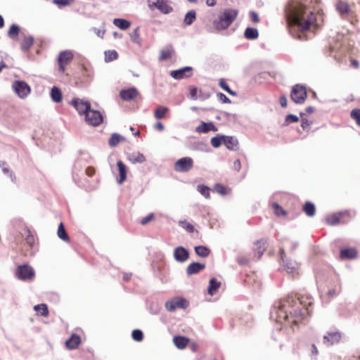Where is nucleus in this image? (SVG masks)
Instances as JSON below:
<instances>
[{"label":"nucleus","mask_w":360,"mask_h":360,"mask_svg":"<svg viewBox=\"0 0 360 360\" xmlns=\"http://www.w3.org/2000/svg\"><path fill=\"white\" fill-rule=\"evenodd\" d=\"M86 121L92 126H98L103 121V117L100 111L96 110H90L85 115Z\"/></svg>","instance_id":"9d476101"},{"label":"nucleus","mask_w":360,"mask_h":360,"mask_svg":"<svg viewBox=\"0 0 360 360\" xmlns=\"http://www.w3.org/2000/svg\"><path fill=\"white\" fill-rule=\"evenodd\" d=\"M179 225L189 233H193L195 231L194 226L191 223L187 222L186 220H180L179 221Z\"/></svg>","instance_id":"37998d69"},{"label":"nucleus","mask_w":360,"mask_h":360,"mask_svg":"<svg viewBox=\"0 0 360 360\" xmlns=\"http://www.w3.org/2000/svg\"><path fill=\"white\" fill-rule=\"evenodd\" d=\"M173 256L174 259L183 263L189 258V252L183 246H178L174 250Z\"/></svg>","instance_id":"ddd939ff"},{"label":"nucleus","mask_w":360,"mask_h":360,"mask_svg":"<svg viewBox=\"0 0 360 360\" xmlns=\"http://www.w3.org/2000/svg\"><path fill=\"white\" fill-rule=\"evenodd\" d=\"M195 254L200 257H207L210 254V250L205 245H198L195 247Z\"/></svg>","instance_id":"7c9ffc66"},{"label":"nucleus","mask_w":360,"mask_h":360,"mask_svg":"<svg viewBox=\"0 0 360 360\" xmlns=\"http://www.w3.org/2000/svg\"><path fill=\"white\" fill-rule=\"evenodd\" d=\"M299 121V117L293 114H288L285 119V124L288 125L291 123L297 122Z\"/></svg>","instance_id":"5fc2aeb1"},{"label":"nucleus","mask_w":360,"mask_h":360,"mask_svg":"<svg viewBox=\"0 0 360 360\" xmlns=\"http://www.w3.org/2000/svg\"><path fill=\"white\" fill-rule=\"evenodd\" d=\"M34 309L41 316L46 317L49 315V309L46 304H37L34 307Z\"/></svg>","instance_id":"4c0bfd02"},{"label":"nucleus","mask_w":360,"mask_h":360,"mask_svg":"<svg viewBox=\"0 0 360 360\" xmlns=\"http://www.w3.org/2000/svg\"><path fill=\"white\" fill-rule=\"evenodd\" d=\"M193 167V160L190 157H184L179 159L174 165V169L177 172H187Z\"/></svg>","instance_id":"6e6552de"},{"label":"nucleus","mask_w":360,"mask_h":360,"mask_svg":"<svg viewBox=\"0 0 360 360\" xmlns=\"http://www.w3.org/2000/svg\"><path fill=\"white\" fill-rule=\"evenodd\" d=\"M289 32L292 37L304 41L308 39L305 33L311 26H316V14L307 8L302 0H290L285 7Z\"/></svg>","instance_id":"f257e3e1"},{"label":"nucleus","mask_w":360,"mask_h":360,"mask_svg":"<svg viewBox=\"0 0 360 360\" xmlns=\"http://www.w3.org/2000/svg\"><path fill=\"white\" fill-rule=\"evenodd\" d=\"M205 268V264L200 262H192L186 268V274L188 276H191L199 273L200 271Z\"/></svg>","instance_id":"a211bd4d"},{"label":"nucleus","mask_w":360,"mask_h":360,"mask_svg":"<svg viewBox=\"0 0 360 360\" xmlns=\"http://www.w3.org/2000/svg\"><path fill=\"white\" fill-rule=\"evenodd\" d=\"M33 44L34 37L32 35H29L28 37L24 36V39H22L20 44L21 49L23 51H27L30 49Z\"/></svg>","instance_id":"c756f323"},{"label":"nucleus","mask_w":360,"mask_h":360,"mask_svg":"<svg viewBox=\"0 0 360 360\" xmlns=\"http://www.w3.org/2000/svg\"><path fill=\"white\" fill-rule=\"evenodd\" d=\"M81 342L80 337L73 333L71 336L65 341V346L69 349H75L78 347Z\"/></svg>","instance_id":"6ab92c4d"},{"label":"nucleus","mask_w":360,"mask_h":360,"mask_svg":"<svg viewBox=\"0 0 360 360\" xmlns=\"http://www.w3.org/2000/svg\"><path fill=\"white\" fill-rule=\"evenodd\" d=\"M73 0H53V2L58 5L59 7L66 6L70 5Z\"/></svg>","instance_id":"bf43d9fd"},{"label":"nucleus","mask_w":360,"mask_h":360,"mask_svg":"<svg viewBox=\"0 0 360 360\" xmlns=\"http://www.w3.org/2000/svg\"><path fill=\"white\" fill-rule=\"evenodd\" d=\"M189 302L184 297H176L166 302L165 307L169 311H174L176 309H186Z\"/></svg>","instance_id":"0eeeda50"},{"label":"nucleus","mask_w":360,"mask_h":360,"mask_svg":"<svg viewBox=\"0 0 360 360\" xmlns=\"http://www.w3.org/2000/svg\"><path fill=\"white\" fill-rule=\"evenodd\" d=\"M225 135L217 134L211 139L210 143L214 148H219L222 143L224 144Z\"/></svg>","instance_id":"a19ab883"},{"label":"nucleus","mask_w":360,"mask_h":360,"mask_svg":"<svg viewBox=\"0 0 360 360\" xmlns=\"http://www.w3.org/2000/svg\"><path fill=\"white\" fill-rule=\"evenodd\" d=\"M356 255L357 251L355 248H345L340 250V257L342 259H352Z\"/></svg>","instance_id":"aec40b11"},{"label":"nucleus","mask_w":360,"mask_h":360,"mask_svg":"<svg viewBox=\"0 0 360 360\" xmlns=\"http://www.w3.org/2000/svg\"><path fill=\"white\" fill-rule=\"evenodd\" d=\"M169 111V108L166 106L160 105L154 112V116L156 119L160 120L165 117V114Z\"/></svg>","instance_id":"e433bc0d"},{"label":"nucleus","mask_w":360,"mask_h":360,"mask_svg":"<svg viewBox=\"0 0 360 360\" xmlns=\"http://www.w3.org/2000/svg\"><path fill=\"white\" fill-rule=\"evenodd\" d=\"M57 234L58 238L62 240L65 242H68L70 240L69 236L67 231H65L64 225L62 222H60L58 226Z\"/></svg>","instance_id":"72a5a7b5"},{"label":"nucleus","mask_w":360,"mask_h":360,"mask_svg":"<svg viewBox=\"0 0 360 360\" xmlns=\"http://www.w3.org/2000/svg\"><path fill=\"white\" fill-rule=\"evenodd\" d=\"M131 337L135 341L140 342L143 339V333L141 330L135 329L131 333Z\"/></svg>","instance_id":"8fccbe9b"},{"label":"nucleus","mask_w":360,"mask_h":360,"mask_svg":"<svg viewBox=\"0 0 360 360\" xmlns=\"http://www.w3.org/2000/svg\"><path fill=\"white\" fill-rule=\"evenodd\" d=\"M220 285L221 282L218 281L216 278H212L209 281V286L207 288L208 294L213 295Z\"/></svg>","instance_id":"a878e982"},{"label":"nucleus","mask_w":360,"mask_h":360,"mask_svg":"<svg viewBox=\"0 0 360 360\" xmlns=\"http://www.w3.org/2000/svg\"><path fill=\"white\" fill-rule=\"evenodd\" d=\"M118 57V53L115 50H108L105 51V60L106 62H110L115 59H117Z\"/></svg>","instance_id":"a18cd8bd"},{"label":"nucleus","mask_w":360,"mask_h":360,"mask_svg":"<svg viewBox=\"0 0 360 360\" xmlns=\"http://www.w3.org/2000/svg\"><path fill=\"white\" fill-rule=\"evenodd\" d=\"M244 37L248 40H255L259 37V32L257 28L248 27L244 32Z\"/></svg>","instance_id":"b1692460"},{"label":"nucleus","mask_w":360,"mask_h":360,"mask_svg":"<svg viewBox=\"0 0 360 360\" xmlns=\"http://www.w3.org/2000/svg\"><path fill=\"white\" fill-rule=\"evenodd\" d=\"M272 207L274 209V212L276 215H285L286 212L279 205L277 202H273Z\"/></svg>","instance_id":"864d4df0"},{"label":"nucleus","mask_w":360,"mask_h":360,"mask_svg":"<svg viewBox=\"0 0 360 360\" xmlns=\"http://www.w3.org/2000/svg\"><path fill=\"white\" fill-rule=\"evenodd\" d=\"M290 96L295 103H303L307 97V92L305 86L301 84H295L292 88Z\"/></svg>","instance_id":"39448f33"},{"label":"nucleus","mask_w":360,"mask_h":360,"mask_svg":"<svg viewBox=\"0 0 360 360\" xmlns=\"http://www.w3.org/2000/svg\"><path fill=\"white\" fill-rule=\"evenodd\" d=\"M139 30V28L138 27L135 28L130 34V38L134 43L140 44Z\"/></svg>","instance_id":"603ef678"},{"label":"nucleus","mask_w":360,"mask_h":360,"mask_svg":"<svg viewBox=\"0 0 360 360\" xmlns=\"http://www.w3.org/2000/svg\"><path fill=\"white\" fill-rule=\"evenodd\" d=\"M0 167H1L2 169V172L5 174H8L11 181H15V176L13 175V174L10 172V169L8 167H6V163L5 162H3V161H0Z\"/></svg>","instance_id":"09e8293b"},{"label":"nucleus","mask_w":360,"mask_h":360,"mask_svg":"<svg viewBox=\"0 0 360 360\" xmlns=\"http://www.w3.org/2000/svg\"><path fill=\"white\" fill-rule=\"evenodd\" d=\"M214 191L222 195H224L226 193V188L224 185L220 184H215Z\"/></svg>","instance_id":"4d7b16f0"},{"label":"nucleus","mask_w":360,"mask_h":360,"mask_svg":"<svg viewBox=\"0 0 360 360\" xmlns=\"http://www.w3.org/2000/svg\"><path fill=\"white\" fill-rule=\"evenodd\" d=\"M16 277L22 281H32L35 276L34 269L27 264L19 265L15 271Z\"/></svg>","instance_id":"20e7f679"},{"label":"nucleus","mask_w":360,"mask_h":360,"mask_svg":"<svg viewBox=\"0 0 360 360\" xmlns=\"http://www.w3.org/2000/svg\"><path fill=\"white\" fill-rule=\"evenodd\" d=\"M303 211L309 217H313L315 214L316 207L311 202H306L303 206Z\"/></svg>","instance_id":"f704fd0d"},{"label":"nucleus","mask_w":360,"mask_h":360,"mask_svg":"<svg viewBox=\"0 0 360 360\" xmlns=\"http://www.w3.org/2000/svg\"><path fill=\"white\" fill-rule=\"evenodd\" d=\"M283 266L288 274L294 273L298 268V264L294 260H285Z\"/></svg>","instance_id":"c85d7f7f"},{"label":"nucleus","mask_w":360,"mask_h":360,"mask_svg":"<svg viewBox=\"0 0 360 360\" xmlns=\"http://www.w3.org/2000/svg\"><path fill=\"white\" fill-rule=\"evenodd\" d=\"M73 58V54L71 51H61L58 56V62H63V63L67 64Z\"/></svg>","instance_id":"2f4dec72"},{"label":"nucleus","mask_w":360,"mask_h":360,"mask_svg":"<svg viewBox=\"0 0 360 360\" xmlns=\"http://www.w3.org/2000/svg\"><path fill=\"white\" fill-rule=\"evenodd\" d=\"M154 217V214L153 213H150L148 215H147L146 217H143L141 221V224L142 225H146L147 224L149 221H150L152 220V219Z\"/></svg>","instance_id":"0e129e2a"},{"label":"nucleus","mask_w":360,"mask_h":360,"mask_svg":"<svg viewBox=\"0 0 360 360\" xmlns=\"http://www.w3.org/2000/svg\"><path fill=\"white\" fill-rule=\"evenodd\" d=\"M172 56V51L170 50H161L159 56V60H165L170 58Z\"/></svg>","instance_id":"6e6d98bb"},{"label":"nucleus","mask_w":360,"mask_h":360,"mask_svg":"<svg viewBox=\"0 0 360 360\" xmlns=\"http://www.w3.org/2000/svg\"><path fill=\"white\" fill-rule=\"evenodd\" d=\"M196 19V12L194 10H191L188 11L184 20V23L186 25H191L193 23V22Z\"/></svg>","instance_id":"c9c22d12"},{"label":"nucleus","mask_w":360,"mask_h":360,"mask_svg":"<svg viewBox=\"0 0 360 360\" xmlns=\"http://www.w3.org/2000/svg\"><path fill=\"white\" fill-rule=\"evenodd\" d=\"M113 24L122 30H126L131 25L130 21L124 18H115L113 20Z\"/></svg>","instance_id":"cd10ccee"},{"label":"nucleus","mask_w":360,"mask_h":360,"mask_svg":"<svg viewBox=\"0 0 360 360\" xmlns=\"http://www.w3.org/2000/svg\"><path fill=\"white\" fill-rule=\"evenodd\" d=\"M311 304V302L307 305L299 297L289 295L274 303L270 318L281 324H297L305 319L307 314H309Z\"/></svg>","instance_id":"f03ea898"},{"label":"nucleus","mask_w":360,"mask_h":360,"mask_svg":"<svg viewBox=\"0 0 360 360\" xmlns=\"http://www.w3.org/2000/svg\"><path fill=\"white\" fill-rule=\"evenodd\" d=\"M351 117L354 119L356 124L360 126V109L355 108L351 111Z\"/></svg>","instance_id":"3c124183"},{"label":"nucleus","mask_w":360,"mask_h":360,"mask_svg":"<svg viewBox=\"0 0 360 360\" xmlns=\"http://www.w3.org/2000/svg\"><path fill=\"white\" fill-rule=\"evenodd\" d=\"M336 9L341 15L348 14L349 11V6L347 3L344 1H339L336 4Z\"/></svg>","instance_id":"473e14b6"},{"label":"nucleus","mask_w":360,"mask_h":360,"mask_svg":"<svg viewBox=\"0 0 360 360\" xmlns=\"http://www.w3.org/2000/svg\"><path fill=\"white\" fill-rule=\"evenodd\" d=\"M138 91L135 87H130L126 89H122L120 91V98L125 101H129L134 98H135L138 96Z\"/></svg>","instance_id":"4468645a"},{"label":"nucleus","mask_w":360,"mask_h":360,"mask_svg":"<svg viewBox=\"0 0 360 360\" xmlns=\"http://www.w3.org/2000/svg\"><path fill=\"white\" fill-rule=\"evenodd\" d=\"M117 166L119 171V179H117L118 184L123 183L127 179V167L121 160L117 162Z\"/></svg>","instance_id":"4be33fe9"},{"label":"nucleus","mask_w":360,"mask_h":360,"mask_svg":"<svg viewBox=\"0 0 360 360\" xmlns=\"http://www.w3.org/2000/svg\"><path fill=\"white\" fill-rule=\"evenodd\" d=\"M217 97L222 103H230L231 100L223 93L219 92L217 94Z\"/></svg>","instance_id":"13d9d810"},{"label":"nucleus","mask_w":360,"mask_h":360,"mask_svg":"<svg viewBox=\"0 0 360 360\" xmlns=\"http://www.w3.org/2000/svg\"><path fill=\"white\" fill-rule=\"evenodd\" d=\"M153 5L164 14H169L173 11V8L167 4L166 0H157Z\"/></svg>","instance_id":"dca6fc26"},{"label":"nucleus","mask_w":360,"mask_h":360,"mask_svg":"<svg viewBox=\"0 0 360 360\" xmlns=\"http://www.w3.org/2000/svg\"><path fill=\"white\" fill-rule=\"evenodd\" d=\"M266 240L264 239L258 240L255 244L254 250L258 255V258H260L266 250L265 247Z\"/></svg>","instance_id":"bb28decb"},{"label":"nucleus","mask_w":360,"mask_h":360,"mask_svg":"<svg viewBox=\"0 0 360 360\" xmlns=\"http://www.w3.org/2000/svg\"><path fill=\"white\" fill-rule=\"evenodd\" d=\"M304 115V114L303 112H300V117H302V124H301V126H302V129L304 130H305V129H308L309 127L310 123H309V120L307 119L302 117Z\"/></svg>","instance_id":"052dcab7"},{"label":"nucleus","mask_w":360,"mask_h":360,"mask_svg":"<svg viewBox=\"0 0 360 360\" xmlns=\"http://www.w3.org/2000/svg\"><path fill=\"white\" fill-rule=\"evenodd\" d=\"M198 191L203 195L205 198H210V189L208 186L200 184L198 186L197 188Z\"/></svg>","instance_id":"c03bdc74"},{"label":"nucleus","mask_w":360,"mask_h":360,"mask_svg":"<svg viewBox=\"0 0 360 360\" xmlns=\"http://www.w3.org/2000/svg\"><path fill=\"white\" fill-rule=\"evenodd\" d=\"M71 104L75 108L79 114L84 115L90 110L91 104L89 101H84L79 98H74Z\"/></svg>","instance_id":"f8f14e48"},{"label":"nucleus","mask_w":360,"mask_h":360,"mask_svg":"<svg viewBox=\"0 0 360 360\" xmlns=\"http://www.w3.org/2000/svg\"><path fill=\"white\" fill-rule=\"evenodd\" d=\"M193 150L205 153L210 151V148H209L208 145L202 141H198L195 143L193 147Z\"/></svg>","instance_id":"ea45409f"},{"label":"nucleus","mask_w":360,"mask_h":360,"mask_svg":"<svg viewBox=\"0 0 360 360\" xmlns=\"http://www.w3.org/2000/svg\"><path fill=\"white\" fill-rule=\"evenodd\" d=\"M193 75V68L191 66H185L178 70H172L170 72V75L174 79H182L184 78H188Z\"/></svg>","instance_id":"9b49d317"},{"label":"nucleus","mask_w":360,"mask_h":360,"mask_svg":"<svg viewBox=\"0 0 360 360\" xmlns=\"http://www.w3.org/2000/svg\"><path fill=\"white\" fill-rule=\"evenodd\" d=\"M233 168L238 172L240 171L241 168V164L239 159H237L233 162Z\"/></svg>","instance_id":"774afa93"},{"label":"nucleus","mask_w":360,"mask_h":360,"mask_svg":"<svg viewBox=\"0 0 360 360\" xmlns=\"http://www.w3.org/2000/svg\"><path fill=\"white\" fill-rule=\"evenodd\" d=\"M279 102L283 108H285L288 104V99L285 96H281L279 98Z\"/></svg>","instance_id":"69168bd1"},{"label":"nucleus","mask_w":360,"mask_h":360,"mask_svg":"<svg viewBox=\"0 0 360 360\" xmlns=\"http://www.w3.org/2000/svg\"><path fill=\"white\" fill-rule=\"evenodd\" d=\"M342 338V333L335 330H328L323 337V344L326 347L338 343Z\"/></svg>","instance_id":"1a4fd4ad"},{"label":"nucleus","mask_w":360,"mask_h":360,"mask_svg":"<svg viewBox=\"0 0 360 360\" xmlns=\"http://www.w3.org/2000/svg\"><path fill=\"white\" fill-rule=\"evenodd\" d=\"M250 16L251 20L254 23H258L259 22V15L256 12H255L253 11H250Z\"/></svg>","instance_id":"e2e57ef3"},{"label":"nucleus","mask_w":360,"mask_h":360,"mask_svg":"<svg viewBox=\"0 0 360 360\" xmlns=\"http://www.w3.org/2000/svg\"><path fill=\"white\" fill-rule=\"evenodd\" d=\"M128 160L132 163V164H141L143 163L146 159L144 155L140 152H134L132 153H130L128 155Z\"/></svg>","instance_id":"5701e85b"},{"label":"nucleus","mask_w":360,"mask_h":360,"mask_svg":"<svg viewBox=\"0 0 360 360\" xmlns=\"http://www.w3.org/2000/svg\"><path fill=\"white\" fill-rule=\"evenodd\" d=\"M12 89L20 98H25L31 91L30 86L22 80H15L12 84Z\"/></svg>","instance_id":"423d86ee"},{"label":"nucleus","mask_w":360,"mask_h":360,"mask_svg":"<svg viewBox=\"0 0 360 360\" xmlns=\"http://www.w3.org/2000/svg\"><path fill=\"white\" fill-rule=\"evenodd\" d=\"M50 95L52 101L55 103H60L63 99V95L60 89L56 86L51 88Z\"/></svg>","instance_id":"393cba45"},{"label":"nucleus","mask_w":360,"mask_h":360,"mask_svg":"<svg viewBox=\"0 0 360 360\" xmlns=\"http://www.w3.org/2000/svg\"><path fill=\"white\" fill-rule=\"evenodd\" d=\"M20 28L16 24H12L8 31V36L11 39H15L20 33Z\"/></svg>","instance_id":"79ce46f5"},{"label":"nucleus","mask_w":360,"mask_h":360,"mask_svg":"<svg viewBox=\"0 0 360 360\" xmlns=\"http://www.w3.org/2000/svg\"><path fill=\"white\" fill-rule=\"evenodd\" d=\"M219 86L226 91L228 94L232 96H236L237 94L236 91L231 90L229 85L227 84L226 80L224 79H221L219 82Z\"/></svg>","instance_id":"49530a36"},{"label":"nucleus","mask_w":360,"mask_h":360,"mask_svg":"<svg viewBox=\"0 0 360 360\" xmlns=\"http://www.w3.org/2000/svg\"><path fill=\"white\" fill-rule=\"evenodd\" d=\"M238 14V11L233 8L225 9L218 17L214 20L213 25L217 30H224L227 29L232 22L236 20Z\"/></svg>","instance_id":"7ed1b4c3"},{"label":"nucleus","mask_w":360,"mask_h":360,"mask_svg":"<svg viewBox=\"0 0 360 360\" xmlns=\"http://www.w3.org/2000/svg\"><path fill=\"white\" fill-rule=\"evenodd\" d=\"M210 131H217V128L214 126V124L212 122H205L202 121L200 124L198 125L195 129V131L198 133H204L205 134V133H207Z\"/></svg>","instance_id":"2eb2a0df"},{"label":"nucleus","mask_w":360,"mask_h":360,"mask_svg":"<svg viewBox=\"0 0 360 360\" xmlns=\"http://www.w3.org/2000/svg\"><path fill=\"white\" fill-rule=\"evenodd\" d=\"M340 218L338 214H333L326 218V221L329 225L335 226L340 222Z\"/></svg>","instance_id":"de8ad7c7"},{"label":"nucleus","mask_w":360,"mask_h":360,"mask_svg":"<svg viewBox=\"0 0 360 360\" xmlns=\"http://www.w3.org/2000/svg\"><path fill=\"white\" fill-rule=\"evenodd\" d=\"M340 287L339 288L338 290H336V289H330L328 290V295L330 297H335L336 295H338L340 292Z\"/></svg>","instance_id":"338daca9"},{"label":"nucleus","mask_w":360,"mask_h":360,"mask_svg":"<svg viewBox=\"0 0 360 360\" xmlns=\"http://www.w3.org/2000/svg\"><path fill=\"white\" fill-rule=\"evenodd\" d=\"M189 339L184 336L176 335L173 338V342L174 345L179 349L186 348Z\"/></svg>","instance_id":"412c9836"},{"label":"nucleus","mask_w":360,"mask_h":360,"mask_svg":"<svg viewBox=\"0 0 360 360\" xmlns=\"http://www.w3.org/2000/svg\"><path fill=\"white\" fill-rule=\"evenodd\" d=\"M197 94H198V89H197V87L192 86V87L190 88L189 95H190V97H191V99L196 100L197 98H198Z\"/></svg>","instance_id":"680f3d73"},{"label":"nucleus","mask_w":360,"mask_h":360,"mask_svg":"<svg viewBox=\"0 0 360 360\" xmlns=\"http://www.w3.org/2000/svg\"><path fill=\"white\" fill-rule=\"evenodd\" d=\"M224 144L227 149L236 151L238 149V141L233 136H225Z\"/></svg>","instance_id":"f3484780"},{"label":"nucleus","mask_w":360,"mask_h":360,"mask_svg":"<svg viewBox=\"0 0 360 360\" xmlns=\"http://www.w3.org/2000/svg\"><path fill=\"white\" fill-rule=\"evenodd\" d=\"M124 138L117 133H113L108 141V144L110 147H115L121 140H124Z\"/></svg>","instance_id":"58836bf2"}]
</instances>
